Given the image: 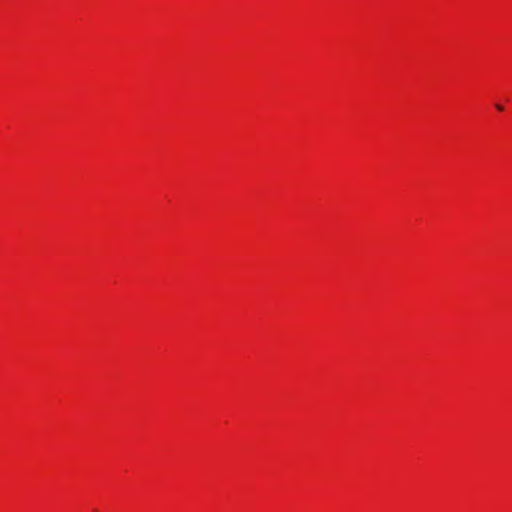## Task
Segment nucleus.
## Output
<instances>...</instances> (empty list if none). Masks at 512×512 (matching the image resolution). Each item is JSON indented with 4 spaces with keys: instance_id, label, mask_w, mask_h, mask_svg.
Listing matches in <instances>:
<instances>
[{
    "instance_id": "1",
    "label": "nucleus",
    "mask_w": 512,
    "mask_h": 512,
    "mask_svg": "<svg viewBox=\"0 0 512 512\" xmlns=\"http://www.w3.org/2000/svg\"><path fill=\"white\" fill-rule=\"evenodd\" d=\"M496 108H497V110H499V111H502V110H503V106H502V105H500V104H496Z\"/></svg>"
}]
</instances>
